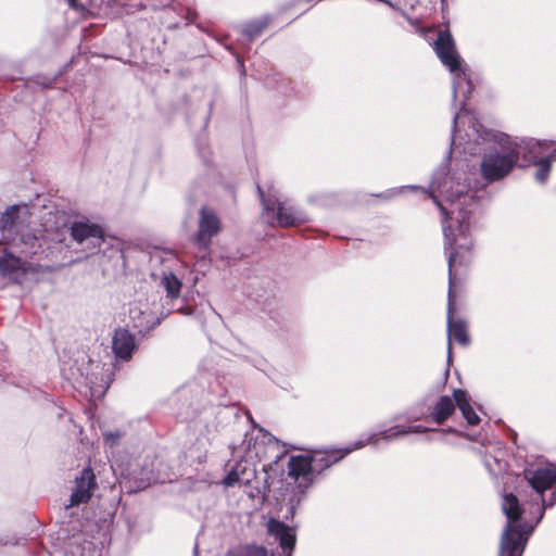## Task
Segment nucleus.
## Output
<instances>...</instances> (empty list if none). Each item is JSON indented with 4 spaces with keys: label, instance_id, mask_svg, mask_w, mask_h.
Listing matches in <instances>:
<instances>
[{
    "label": "nucleus",
    "instance_id": "nucleus-1",
    "mask_svg": "<svg viewBox=\"0 0 556 556\" xmlns=\"http://www.w3.org/2000/svg\"><path fill=\"white\" fill-rule=\"evenodd\" d=\"M443 173L438 172L434 174L431 184L430 197L439 206L443 215V232L445 237V251L448 254V340L454 339L460 344H468L469 337L467 333V326L462 320H454V276L453 266L456 263L457 255L463 251L471 248L472 241L469 236L470 224L468 222L469 214L466 207L475 204L471 195L464 192V188H457L454 192L455 186H459L453 178L443 177Z\"/></svg>",
    "mask_w": 556,
    "mask_h": 556
},
{
    "label": "nucleus",
    "instance_id": "nucleus-2",
    "mask_svg": "<svg viewBox=\"0 0 556 556\" xmlns=\"http://www.w3.org/2000/svg\"><path fill=\"white\" fill-rule=\"evenodd\" d=\"M424 431H426V429H422L420 426H396L380 433H374L367 438L366 442L359 441L354 445V447L349 448L344 452L341 450H332L326 452H315L312 455H294L291 456L288 462V476L299 484V488L306 489L313 481L314 472H319L323 469L339 462L353 450L363 447L366 444H375L382 439L390 440L409 432Z\"/></svg>",
    "mask_w": 556,
    "mask_h": 556
},
{
    "label": "nucleus",
    "instance_id": "nucleus-3",
    "mask_svg": "<svg viewBox=\"0 0 556 556\" xmlns=\"http://www.w3.org/2000/svg\"><path fill=\"white\" fill-rule=\"evenodd\" d=\"M502 508L506 515L507 525L502 534L498 556H521L531 529H527L521 522V508L514 494L504 496Z\"/></svg>",
    "mask_w": 556,
    "mask_h": 556
},
{
    "label": "nucleus",
    "instance_id": "nucleus-4",
    "mask_svg": "<svg viewBox=\"0 0 556 556\" xmlns=\"http://www.w3.org/2000/svg\"><path fill=\"white\" fill-rule=\"evenodd\" d=\"M434 50L441 62L454 74V97H457L458 92L462 90L463 84L468 86V92H470V81L466 78L462 60L455 50L454 41L448 33L442 31L439 34L434 43Z\"/></svg>",
    "mask_w": 556,
    "mask_h": 556
},
{
    "label": "nucleus",
    "instance_id": "nucleus-5",
    "mask_svg": "<svg viewBox=\"0 0 556 556\" xmlns=\"http://www.w3.org/2000/svg\"><path fill=\"white\" fill-rule=\"evenodd\" d=\"M517 164V154L506 140L498 151L485 154L481 163L482 176L489 180H498L508 175Z\"/></svg>",
    "mask_w": 556,
    "mask_h": 556
},
{
    "label": "nucleus",
    "instance_id": "nucleus-6",
    "mask_svg": "<svg viewBox=\"0 0 556 556\" xmlns=\"http://www.w3.org/2000/svg\"><path fill=\"white\" fill-rule=\"evenodd\" d=\"M525 479L540 495L556 485V465L552 463H538L527 467Z\"/></svg>",
    "mask_w": 556,
    "mask_h": 556
},
{
    "label": "nucleus",
    "instance_id": "nucleus-7",
    "mask_svg": "<svg viewBox=\"0 0 556 556\" xmlns=\"http://www.w3.org/2000/svg\"><path fill=\"white\" fill-rule=\"evenodd\" d=\"M264 211L268 214L269 212L275 213L277 225L280 227H290L298 226L307 222V217L304 213L294 210L293 207H288L283 203L270 199H266L262 188L257 187Z\"/></svg>",
    "mask_w": 556,
    "mask_h": 556
},
{
    "label": "nucleus",
    "instance_id": "nucleus-8",
    "mask_svg": "<svg viewBox=\"0 0 556 556\" xmlns=\"http://www.w3.org/2000/svg\"><path fill=\"white\" fill-rule=\"evenodd\" d=\"M509 144L511 149H515L517 161L519 156L522 155L525 165L536 163L539 160L545 159L546 155L553 151L552 147L555 146L553 142L539 141L535 139L520 140V142L509 140Z\"/></svg>",
    "mask_w": 556,
    "mask_h": 556
},
{
    "label": "nucleus",
    "instance_id": "nucleus-9",
    "mask_svg": "<svg viewBox=\"0 0 556 556\" xmlns=\"http://www.w3.org/2000/svg\"><path fill=\"white\" fill-rule=\"evenodd\" d=\"M220 230V222L216 214L206 207L200 212L199 230L197 233V243L203 248L208 247L212 238Z\"/></svg>",
    "mask_w": 556,
    "mask_h": 556
},
{
    "label": "nucleus",
    "instance_id": "nucleus-10",
    "mask_svg": "<svg viewBox=\"0 0 556 556\" xmlns=\"http://www.w3.org/2000/svg\"><path fill=\"white\" fill-rule=\"evenodd\" d=\"M267 531L279 541L282 549L288 551L287 556H291V552L296 542L295 530L279 520L269 519L267 522Z\"/></svg>",
    "mask_w": 556,
    "mask_h": 556
},
{
    "label": "nucleus",
    "instance_id": "nucleus-11",
    "mask_svg": "<svg viewBox=\"0 0 556 556\" xmlns=\"http://www.w3.org/2000/svg\"><path fill=\"white\" fill-rule=\"evenodd\" d=\"M94 475L91 469L86 468L80 478L76 480V486L71 496V506L86 503L91 496V490L94 488Z\"/></svg>",
    "mask_w": 556,
    "mask_h": 556
},
{
    "label": "nucleus",
    "instance_id": "nucleus-12",
    "mask_svg": "<svg viewBox=\"0 0 556 556\" xmlns=\"http://www.w3.org/2000/svg\"><path fill=\"white\" fill-rule=\"evenodd\" d=\"M72 237L77 242L89 240L92 247L96 248L103 241V230L93 224L74 223L72 226Z\"/></svg>",
    "mask_w": 556,
    "mask_h": 556
},
{
    "label": "nucleus",
    "instance_id": "nucleus-13",
    "mask_svg": "<svg viewBox=\"0 0 556 556\" xmlns=\"http://www.w3.org/2000/svg\"><path fill=\"white\" fill-rule=\"evenodd\" d=\"M252 439L247 442V455L243 460L236 464L233 468H239V476L248 477V484L255 476L254 460L263 456V448L255 439L252 446Z\"/></svg>",
    "mask_w": 556,
    "mask_h": 556
},
{
    "label": "nucleus",
    "instance_id": "nucleus-14",
    "mask_svg": "<svg viewBox=\"0 0 556 556\" xmlns=\"http://www.w3.org/2000/svg\"><path fill=\"white\" fill-rule=\"evenodd\" d=\"M26 264L21 261V258L10 254L4 253L0 257V274L11 280L18 281V279L25 274Z\"/></svg>",
    "mask_w": 556,
    "mask_h": 556
},
{
    "label": "nucleus",
    "instance_id": "nucleus-15",
    "mask_svg": "<svg viewBox=\"0 0 556 556\" xmlns=\"http://www.w3.org/2000/svg\"><path fill=\"white\" fill-rule=\"evenodd\" d=\"M135 350V338L124 329L115 331L113 338V351L117 357L128 359Z\"/></svg>",
    "mask_w": 556,
    "mask_h": 556
},
{
    "label": "nucleus",
    "instance_id": "nucleus-16",
    "mask_svg": "<svg viewBox=\"0 0 556 556\" xmlns=\"http://www.w3.org/2000/svg\"><path fill=\"white\" fill-rule=\"evenodd\" d=\"M454 400L467 422L472 426L478 425L480 418L470 406L469 399L466 392L463 390H455Z\"/></svg>",
    "mask_w": 556,
    "mask_h": 556
},
{
    "label": "nucleus",
    "instance_id": "nucleus-17",
    "mask_svg": "<svg viewBox=\"0 0 556 556\" xmlns=\"http://www.w3.org/2000/svg\"><path fill=\"white\" fill-rule=\"evenodd\" d=\"M455 409L454 401L448 396H442L434 406L432 419L437 424L446 420Z\"/></svg>",
    "mask_w": 556,
    "mask_h": 556
},
{
    "label": "nucleus",
    "instance_id": "nucleus-18",
    "mask_svg": "<svg viewBox=\"0 0 556 556\" xmlns=\"http://www.w3.org/2000/svg\"><path fill=\"white\" fill-rule=\"evenodd\" d=\"M556 160V147L553 148V151L546 155L545 159L539 160L535 165H538L539 169L535 173V178L539 182L544 184L547 180L549 170H551V164L553 161Z\"/></svg>",
    "mask_w": 556,
    "mask_h": 556
},
{
    "label": "nucleus",
    "instance_id": "nucleus-19",
    "mask_svg": "<svg viewBox=\"0 0 556 556\" xmlns=\"http://www.w3.org/2000/svg\"><path fill=\"white\" fill-rule=\"evenodd\" d=\"M161 282L169 298L176 299L179 296L181 290V281L173 273H164Z\"/></svg>",
    "mask_w": 556,
    "mask_h": 556
},
{
    "label": "nucleus",
    "instance_id": "nucleus-20",
    "mask_svg": "<svg viewBox=\"0 0 556 556\" xmlns=\"http://www.w3.org/2000/svg\"><path fill=\"white\" fill-rule=\"evenodd\" d=\"M228 556H271L263 546H245L228 553Z\"/></svg>",
    "mask_w": 556,
    "mask_h": 556
},
{
    "label": "nucleus",
    "instance_id": "nucleus-21",
    "mask_svg": "<svg viewBox=\"0 0 556 556\" xmlns=\"http://www.w3.org/2000/svg\"><path fill=\"white\" fill-rule=\"evenodd\" d=\"M10 216H3L0 219V228H1V236H0V244H7L9 243L13 238V222L10 220Z\"/></svg>",
    "mask_w": 556,
    "mask_h": 556
},
{
    "label": "nucleus",
    "instance_id": "nucleus-22",
    "mask_svg": "<svg viewBox=\"0 0 556 556\" xmlns=\"http://www.w3.org/2000/svg\"><path fill=\"white\" fill-rule=\"evenodd\" d=\"M225 486H233L235 484H248V477L239 476V468H232L224 478Z\"/></svg>",
    "mask_w": 556,
    "mask_h": 556
},
{
    "label": "nucleus",
    "instance_id": "nucleus-23",
    "mask_svg": "<svg viewBox=\"0 0 556 556\" xmlns=\"http://www.w3.org/2000/svg\"><path fill=\"white\" fill-rule=\"evenodd\" d=\"M119 437H121L119 433L108 432V433L104 434L105 441L111 443V444H114L115 442H117Z\"/></svg>",
    "mask_w": 556,
    "mask_h": 556
},
{
    "label": "nucleus",
    "instance_id": "nucleus-24",
    "mask_svg": "<svg viewBox=\"0 0 556 556\" xmlns=\"http://www.w3.org/2000/svg\"><path fill=\"white\" fill-rule=\"evenodd\" d=\"M68 3H70V5H71L72 8H75V9H76V8H78V7H77V3H76V0H68Z\"/></svg>",
    "mask_w": 556,
    "mask_h": 556
},
{
    "label": "nucleus",
    "instance_id": "nucleus-25",
    "mask_svg": "<svg viewBox=\"0 0 556 556\" xmlns=\"http://www.w3.org/2000/svg\"><path fill=\"white\" fill-rule=\"evenodd\" d=\"M543 511H544V507H541L540 508V517H539L538 521L543 517Z\"/></svg>",
    "mask_w": 556,
    "mask_h": 556
},
{
    "label": "nucleus",
    "instance_id": "nucleus-26",
    "mask_svg": "<svg viewBox=\"0 0 556 556\" xmlns=\"http://www.w3.org/2000/svg\"><path fill=\"white\" fill-rule=\"evenodd\" d=\"M459 117V114H457L455 117H454V124H456V121L458 119Z\"/></svg>",
    "mask_w": 556,
    "mask_h": 556
}]
</instances>
